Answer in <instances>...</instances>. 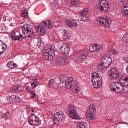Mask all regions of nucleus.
<instances>
[{"label": "nucleus", "instance_id": "nucleus-1", "mask_svg": "<svg viewBox=\"0 0 128 128\" xmlns=\"http://www.w3.org/2000/svg\"><path fill=\"white\" fill-rule=\"evenodd\" d=\"M66 88L69 90H71L72 92L78 94L80 92V88L78 86V82L76 80H74L72 77H70L65 82Z\"/></svg>", "mask_w": 128, "mask_h": 128}, {"label": "nucleus", "instance_id": "nucleus-2", "mask_svg": "<svg viewBox=\"0 0 128 128\" xmlns=\"http://www.w3.org/2000/svg\"><path fill=\"white\" fill-rule=\"evenodd\" d=\"M56 56L54 50L52 48V45H47L44 48L43 52V58L46 60H52Z\"/></svg>", "mask_w": 128, "mask_h": 128}, {"label": "nucleus", "instance_id": "nucleus-3", "mask_svg": "<svg viewBox=\"0 0 128 128\" xmlns=\"http://www.w3.org/2000/svg\"><path fill=\"white\" fill-rule=\"evenodd\" d=\"M22 34H24L26 38H34V28L28 24H24L21 27Z\"/></svg>", "mask_w": 128, "mask_h": 128}, {"label": "nucleus", "instance_id": "nucleus-4", "mask_svg": "<svg viewBox=\"0 0 128 128\" xmlns=\"http://www.w3.org/2000/svg\"><path fill=\"white\" fill-rule=\"evenodd\" d=\"M96 8L101 12H106L110 8V4L106 0H99L96 4Z\"/></svg>", "mask_w": 128, "mask_h": 128}, {"label": "nucleus", "instance_id": "nucleus-5", "mask_svg": "<svg viewBox=\"0 0 128 128\" xmlns=\"http://www.w3.org/2000/svg\"><path fill=\"white\" fill-rule=\"evenodd\" d=\"M96 112V106L94 104H91L86 112V118L88 120H92L94 118V114Z\"/></svg>", "mask_w": 128, "mask_h": 128}, {"label": "nucleus", "instance_id": "nucleus-6", "mask_svg": "<svg viewBox=\"0 0 128 128\" xmlns=\"http://www.w3.org/2000/svg\"><path fill=\"white\" fill-rule=\"evenodd\" d=\"M120 76V74L118 70H116V68H112L108 71V78L111 80H116V78Z\"/></svg>", "mask_w": 128, "mask_h": 128}, {"label": "nucleus", "instance_id": "nucleus-7", "mask_svg": "<svg viewBox=\"0 0 128 128\" xmlns=\"http://www.w3.org/2000/svg\"><path fill=\"white\" fill-rule=\"evenodd\" d=\"M28 122L30 126H40V118L34 114H32L28 118Z\"/></svg>", "mask_w": 128, "mask_h": 128}, {"label": "nucleus", "instance_id": "nucleus-8", "mask_svg": "<svg viewBox=\"0 0 128 128\" xmlns=\"http://www.w3.org/2000/svg\"><path fill=\"white\" fill-rule=\"evenodd\" d=\"M68 112H69V116L71 118L74 120H80V116L76 110L74 109V107L72 105H70L68 108Z\"/></svg>", "mask_w": 128, "mask_h": 128}, {"label": "nucleus", "instance_id": "nucleus-9", "mask_svg": "<svg viewBox=\"0 0 128 128\" xmlns=\"http://www.w3.org/2000/svg\"><path fill=\"white\" fill-rule=\"evenodd\" d=\"M48 86L51 88H60V86H62V82H60V80L56 78L54 79H51L48 82Z\"/></svg>", "mask_w": 128, "mask_h": 128}, {"label": "nucleus", "instance_id": "nucleus-10", "mask_svg": "<svg viewBox=\"0 0 128 128\" xmlns=\"http://www.w3.org/2000/svg\"><path fill=\"white\" fill-rule=\"evenodd\" d=\"M112 56L110 54H106L102 58L101 62L105 66H110L112 62Z\"/></svg>", "mask_w": 128, "mask_h": 128}, {"label": "nucleus", "instance_id": "nucleus-11", "mask_svg": "<svg viewBox=\"0 0 128 128\" xmlns=\"http://www.w3.org/2000/svg\"><path fill=\"white\" fill-rule=\"evenodd\" d=\"M97 22L98 24L104 26V28H108L110 26V21L104 18H98L97 19Z\"/></svg>", "mask_w": 128, "mask_h": 128}, {"label": "nucleus", "instance_id": "nucleus-12", "mask_svg": "<svg viewBox=\"0 0 128 128\" xmlns=\"http://www.w3.org/2000/svg\"><path fill=\"white\" fill-rule=\"evenodd\" d=\"M90 12V10L88 8H84L82 11L80 12V15L81 16V20L82 22H88V17L86 16V14Z\"/></svg>", "mask_w": 128, "mask_h": 128}, {"label": "nucleus", "instance_id": "nucleus-13", "mask_svg": "<svg viewBox=\"0 0 128 128\" xmlns=\"http://www.w3.org/2000/svg\"><path fill=\"white\" fill-rule=\"evenodd\" d=\"M56 64L58 66H66L68 64V60L62 57H59L56 61Z\"/></svg>", "mask_w": 128, "mask_h": 128}, {"label": "nucleus", "instance_id": "nucleus-14", "mask_svg": "<svg viewBox=\"0 0 128 128\" xmlns=\"http://www.w3.org/2000/svg\"><path fill=\"white\" fill-rule=\"evenodd\" d=\"M60 52L62 54L66 56V54H70V46H68L66 44H63L60 47Z\"/></svg>", "mask_w": 128, "mask_h": 128}, {"label": "nucleus", "instance_id": "nucleus-15", "mask_svg": "<svg viewBox=\"0 0 128 128\" xmlns=\"http://www.w3.org/2000/svg\"><path fill=\"white\" fill-rule=\"evenodd\" d=\"M92 82L93 84V86L96 88H100L102 86V79L100 78H98V79H92Z\"/></svg>", "mask_w": 128, "mask_h": 128}, {"label": "nucleus", "instance_id": "nucleus-16", "mask_svg": "<svg viewBox=\"0 0 128 128\" xmlns=\"http://www.w3.org/2000/svg\"><path fill=\"white\" fill-rule=\"evenodd\" d=\"M66 24L71 28H76L78 26L76 21L70 20H66Z\"/></svg>", "mask_w": 128, "mask_h": 128}, {"label": "nucleus", "instance_id": "nucleus-17", "mask_svg": "<svg viewBox=\"0 0 128 128\" xmlns=\"http://www.w3.org/2000/svg\"><path fill=\"white\" fill-rule=\"evenodd\" d=\"M90 52H98V50H102V46H98L96 44H92L89 47Z\"/></svg>", "mask_w": 128, "mask_h": 128}, {"label": "nucleus", "instance_id": "nucleus-18", "mask_svg": "<svg viewBox=\"0 0 128 128\" xmlns=\"http://www.w3.org/2000/svg\"><path fill=\"white\" fill-rule=\"evenodd\" d=\"M116 86V88L118 90L117 92H120V94H123V92H124V90H126V87L122 86V83L117 82Z\"/></svg>", "mask_w": 128, "mask_h": 128}, {"label": "nucleus", "instance_id": "nucleus-19", "mask_svg": "<svg viewBox=\"0 0 128 128\" xmlns=\"http://www.w3.org/2000/svg\"><path fill=\"white\" fill-rule=\"evenodd\" d=\"M120 82L122 84L123 86L125 88H128V76L124 77L122 76L120 79Z\"/></svg>", "mask_w": 128, "mask_h": 128}, {"label": "nucleus", "instance_id": "nucleus-20", "mask_svg": "<svg viewBox=\"0 0 128 128\" xmlns=\"http://www.w3.org/2000/svg\"><path fill=\"white\" fill-rule=\"evenodd\" d=\"M11 38L13 40H20V42H22L23 40L22 35V34L16 35V32L12 33Z\"/></svg>", "mask_w": 128, "mask_h": 128}, {"label": "nucleus", "instance_id": "nucleus-21", "mask_svg": "<svg viewBox=\"0 0 128 128\" xmlns=\"http://www.w3.org/2000/svg\"><path fill=\"white\" fill-rule=\"evenodd\" d=\"M9 98L10 102H14V104H16V102H20L22 100L18 96H16L14 94L12 95V96H9Z\"/></svg>", "mask_w": 128, "mask_h": 128}, {"label": "nucleus", "instance_id": "nucleus-22", "mask_svg": "<svg viewBox=\"0 0 128 128\" xmlns=\"http://www.w3.org/2000/svg\"><path fill=\"white\" fill-rule=\"evenodd\" d=\"M88 53H82L77 57V60L78 62H82V60H85L88 58Z\"/></svg>", "mask_w": 128, "mask_h": 128}, {"label": "nucleus", "instance_id": "nucleus-23", "mask_svg": "<svg viewBox=\"0 0 128 128\" xmlns=\"http://www.w3.org/2000/svg\"><path fill=\"white\" fill-rule=\"evenodd\" d=\"M60 120V122H62V120H64L66 118V116L64 112L62 111H60L59 112H57L56 114H54Z\"/></svg>", "mask_w": 128, "mask_h": 128}, {"label": "nucleus", "instance_id": "nucleus-24", "mask_svg": "<svg viewBox=\"0 0 128 128\" xmlns=\"http://www.w3.org/2000/svg\"><path fill=\"white\" fill-rule=\"evenodd\" d=\"M36 30L38 32H40L42 36H44V34H46V28L40 26H36Z\"/></svg>", "mask_w": 128, "mask_h": 128}, {"label": "nucleus", "instance_id": "nucleus-25", "mask_svg": "<svg viewBox=\"0 0 128 128\" xmlns=\"http://www.w3.org/2000/svg\"><path fill=\"white\" fill-rule=\"evenodd\" d=\"M42 26H44V28H52V22L50 20L46 21H44L42 22Z\"/></svg>", "mask_w": 128, "mask_h": 128}, {"label": "nucleus", "instance_id": "nucleus-26", "mask_svg": "<svg viewBox=\"0 0 128 128\" xmlns=\"http://www.w3.org/2000/svg\"><path fill=\"white\" fill-rule=\"evenodd\" d=\"M124 10L122 12V14H124L125 16H128V2L126 3L123 6Z\"/></svg>", "mask_w": 128, "mask_h": 128}, {"label": "nucleus", "instance_id": "nucleus-27", "mask_svg": "<svg viewBox=\"0 0 128 128\" xmlns=\"http://www.w3.org/2000/svg\"><path fill=\"white\" fill-rule=\"evenodd\" d=\"M38 84H40V81L38 80H34L33 82H31L32 90L36 88V86H38Z\"/></svg>", "mask_w": 128, "mask_h": 128}, {"label": "nucleus", "instance_id": "nucleus-28", "mask_svg": "<svg viewBox=\"0 0 128 128\" xmlns=\"http://www.w3.org/2000/svg\"><path fill=\"white\" fill-rule=\"evenodd\" d=\"M8 66L9 68H18V65L13 61H10L8 63Z\"/></svg>", "mask_w": 128, "mask_h": 128}, {"label": "nucleus", "instance_id": "nucleus-29", "mask_svg": "<svg viewBox=\"0 0 128 128\" xmlns=\"http://www.w3.org/2000/svg\"><path fill=\"white\" fill-rule=\"evenodd\" d=\"M63 40H70L68 32V30H64V32H63Z\"/></svg>", "mask_w": 128, "mask_h": 128}, {"label": "nucleus", "instance_id": "nucleus-30", "mask_svg": "<svg viewBox=\"0 0 128 128\" xmlns=\"http://www.w3.org/2000/svg\"><path fill=\"white\" fill-rule=\"evenodd\" d=\"M10 90L11 92H20V86H12L10 88Z\"/></svg>", "mask_w": 128, "mask_h": 128}, {"label": "nucleus", "instance_id": "nucleus-31", "mask_svg": "<svg viewBox=\"0 0 128 128\" xmlns=\"http://www.w3.org/2000/svg\"><path fill=\"white\" fill-rule=\"evenodd\" d=\"M116 84H118V82H113L111 83L110 85V90H113V92H116Z\"/></svg>", "mask_w": 128, "mask_h": 128}, {"label": "nucleus", "instance_id": "nucleus-32", "mask_svg": "<svg viewBox=\"0 0 128 128\" xmlns=\"http://www.w3.org/2000/svg\"><path fill=\"white\" fill-rule=\"evenodd\" d=\"M92 80H98V78H100V75H98V74L96 72H92Z\"/></svg>", "mask_w": 128, "mask_h": 128}, {"label": "nucleus", "instance_id": "nucleus-33", "mask_svg": "<svg viewBox=\"0 0 128 128\" xmlns=\"http://www.w3.org/2000/svg\"><path fill=\"white\" fill-rule=\"evenodd\" d=\"M53 122L54 124H58V122H60V120H58V118L54 114V118L52 119Z\"/></svg>", "mask_w": 128, "mask_h": 128}, {"label": "nucleus", "instance_id": "nucleus-34", "mask_svg": "<svg viewBox=\"0 0 128 128\" xmlns=\"http://www.w3.org/2000/svg\"><path fill=\"white\" fill-rule=\"evenodd\" d=\"M102 62H101L100 64L98 66V68L99 70H104V68H108V66H106V65L104 64H102Z\"/></svg>", "mask_w": 128, "mask_h": 128}, {"label": "nucleus", "instance_id": "nucleus-35", "mask_svg": "<svg viewBox=\"0 0 128 128\" xmlns=\"http://www.w3.org/2000/svg\"><path fill=\"white\" fill-rule=\"evenodd\" d=\"M1 116L2 118L8 120V116H10V113L8 112L6 113H3L1 114Z\"/></svg>", "mask_w": 128, "mask_h": 128}, {"label": "nucleus", "instance_id": "nucleus-36", "mask_svg": "<svg viewBox=\"0 0 128 128\" xmlns=\"http://www.w3.org/2000/svg\"><path fill=\"white\" fill-rule=\"evenodd\" d=\"M58 78L60 80V82H64V80H66V76L65 75L62 74Z\"/></svg>", "mask_w": 128, "mask_h": 128}, {"label": "nucleus", "instance_id": "nucleus-37", "mask_svg": "<svg viewBox=\"0 0 128 128\" xmlns=\"http://www.w3.org/2000/svg\"><path fill=\"white\" fill-rule=\"evenodd\" d=\"M122 40L124 42H128V33H126L122 38Z\"/></svg>", "mask_w": 128, "mask_h": 128}, {"label": "nucleus", "instance_id": "nucleus-38", "mask_svg": "<svg viewBox=\"0 0 128 128\" xmlns=\"http://www.w3.org/2000/svg\"><path fill=\"white\" fill-rule=\"evenodd\" d=\"M58 6H60V4H58V0L54 2L53 6H54V8H58Z\"/></svg>", "mask_w": 128, "mask_h": 128}, {"label": "nucleus", "instance_id": "nucleus-39", "mask_svg": "<svg viewBox=\"0 0 128 128\" xmlns=\"http://www.w3.org/2000/svg\"><path fill=\"white\" fill-rule=\"evenodd\" d=\"M30 96L32 98H36V92L34 91H32L30 94Z\"/></svg>", "mask_w": 128, "mask_h": 128}, {"label": "nucleus", "instance_id": "nucleus-40", "mask_svg": "<svg viewBox=\"0 0 128 128\" xmlns=\"http://www.w3.org/2000/svg\"><path fill=\"white\" fill-rule=\"evenodd\" d=\"M71 4H72V6H76L77 4L76 0H72L71 1Z\"/></svg>", "mask_w": 128, "mask_h": 128}, {"label": "nucleus", "instance_id": "nucleus-41", "mask_svg": "<svg viewBox=\"0 0 128 128\" xmlns=\"http://www.w3.org/2000/svg\"><path fill=\"white\" fill-rule=\"evenodd\" d=\"M2 48L4 50L2 52V53L4 54V50H6V48H8V46H6V44H4V46H3Z\"/></svg>", "mask_w": 128, "mask_h": 128}, {"label": "nucleus", "instance_id": "nucleus-42", "mask_svg": "<svg viewBox=\"0 0 128 128\" xmlns=\"http://www.w3.org/2000/svg\"><path fill=\"white\" fill-rule=\"evenodd\" d=\"M112 56H116V54H118V50H114L112 51Z\"/></svg>", "mask_w": 128, "mask_h": 128}, {"label": "nucleus", "instance_id": "nucleus-43", "mask_svg": "<svg viewBox=\"0 0 128 128\" xmlns=\"http://www.w3.org/2000/svg\"><path fill=\"white\" fill-rule=\"evenodd\" d=\"M26 90H28L29 92H32V88H30V87L26 86Z\"/></svg>", "mask_w": 128, "mask_h": 128}, {"label": "nucleus", "instance_id": "nucleus-44", "mask_svg": "<svg viewBox=\"0 0 128 128\" xmlns=\"http://www.w3.org/2000/svg\"><path fill=\"white\" fill-rule=\"evenodd\" d=\"M21 14L22 18H26V14L25 12H22Z\"/></svg>", "mask_w": 128, "mask_h": 128}, {"label": "nucleus", "instance_id": "nucleus-45", "mask_svg": "<svg viewBox=\"0 0 128 128\" xmlns=\"http://www.w3.org/2000/svg\"><path fill=\"white\" fill-rule=\"evenodd\" d=\"M4 30V28H3L2 26H0V32H2V30Z\"/></svg>", "mask_w": 128, "mask_h": 128}, {"label": "nucleus", "instance_id": "nucleus-46", "mask_svg": "<svg viewBox=\"0 0 128 128\" xmlns=\"http://www.w3.org/2000/svg\"><path fill=\"white\" fill-rule=\"evenodd\" d=\"M126 0H118L120 4H124L126 2Z\"/></svg>", "mask_w": 128, "mask_h": 128}, {"label": "nucleus", "instance_id": "nucleus-47", "mask_svg": "<svg viewBox=\"0 0 128 128\" xmlns=\"http://www.w3.org/2000/svg\"><path fill=\"white\" fill-rule=\"evenodd\" d=\"M124 60L126 62H128V56H126L124 58Z\"/></svg>", "mask_w": 128, "mask_h": 128}, {"label": "nucleus", "instance_id": "nucleus-48", "mask_svg": "<svg viewBox=\"0 0 128 128\" xmlns=\"http://www.w3.org/2000/svg\"><path fill=\"white\" fill-rule=\"evenodd\" d=\"M107 122H112V119L108 118L107 119Z\"/></svg>", "mask_w": 128, "mask_h": 128}, {"label": "nucleus", "instance_id": "nucleus-49", "mask_svg": "<svg viewBox=\"0 0 128 128\" xmlns=\"http://www.w3.org/2000/svg\"><path fill=\"white\" fill-rule=\"evenodd\" d=\"M12 80H16V77L14 76L12 77Z\"/></svg>", "mask_w": 128, "mask_h": 128}, {"label": "nucleus", "instance_id": "nucleus-50", "mask_svg": "<svg viewBox=\"0 0 128 128\" xmlns=\"http://www.w3.org/2000/svg\"><path fill=\"white\" fill-rule=\"evenodd\" d=\"M32 112H34V110L32 109Z\"/></svg>", "mask_w": 128, "mask_h": 128}, {"label": "nucleus", "instance_id": "nucleus-51", "mask_svg": "<svg viewBox=\"0 0 128 128\" xmlns=\"http://www.w3.org/2000/svg\"><path fill=\"white\" fill-rule=\"evenodd\" d=\"M2 54V52H0V54Z\"/></svg>", "mask_w": 128, "mask_h": 128}, {"label": "nucleus", "instance_id": "nucleus-52", "mask_svg": "<svg viewBox=\"0 0 128 128\" xmlns=\"http://www.w3.org/2000/svg\"><path fill=\"white\" fill-rule=\"evenodd\" d=\"M10 26H12V24H10Z\"/></svg>", "mask_w": 128, "mask_h": 128}, {"label": "nucleus", "instance_id": "nucleus-53", "mask_svg": "<svg viewBox=\"0 0 128 128\" xmlns=\"http://www.w3.org/2000/svg\"><path fill=\"white\" fill-rule=\"evenodd\" d=\"M10 26H12V24H10Z\"/></svg>", "mask_w": 128, "mask_h": 128}]
</instances>
